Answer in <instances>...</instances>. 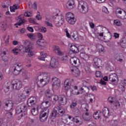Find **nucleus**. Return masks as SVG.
<instances>
[{
	"label": "nucleus",
	"instance_id": "f8f14e48",
	"mask_svg": "<svg viewBox=\"0 0 126 126\" xmlns=\"http://www.w3.org/2000/svg\"><path fill=\"white\" fill-rule=\"evenodd\" d=\"M117 79L118 76L115 73L111 74L109 75V81H111V82H112V83H113V84H114V85H118V82L117 81Z\"/></svg>",
	"mask_w": 126,
	"mask_h": 126
},
{
	"label": "nucleus",
	"instance_id": "13d9d810",
	"mask_svg": "<svg viewBox=\"0 0 126 126\" xmlns=\"http://www.w3.org/2000/svg\"><path fill=\"white\" fill-rule=\"evenodd\" d=\"M20 72H21V71H19L18 70H15L13 69V73L14 75H18V74H20Z\"/></svg>",
	"mask_w": 126,
	"mask_h": 126
},
{
	"label": "nucleus",
	"instance_id": "5701e85b",
	"mask_svg": "<svg viewBox=\"0 0 126 126\" xmlns=\"http://www.w3.org/2000/svg\"><path fill=\"white\" fill-rule=\"evenodd\" d=\"M80 57L81 59H82V60H84L85 61H87L89 59V56L85 53V52H82L81 51L80 54Z\"/></svg>",
	"mask_w": 126,
	"mask_h": 126
},
{
	"label": "nucleus",
	"instance_id": "5fc2aeb1",
	"mask_svg": "<svg viewBox=\"0 0 126 126\" xmlns=\"http://www.w3.org/2000/svg\"><path fill=\"white\" fill-rule=\"evenodd\" d=\"M73 112L74 115H76V116H78L80 115V110H79V109L77 108L75 109Z\"/></svg>",
	"mask_w": 126,
	"mask_h": 126
},
{
	"label": "nucleus",
	"instance_id": "423d86ee",
	"mask_svg": "<svg viewBox=\"0 0 126 126\" xmlns=\"http://www.w3.org/2000/svg\"><path fill=\"white\" fill-rule=\"evenodd\" d=\"M42 78L40 80V83L44 82V84H48L50 81V74L48 72H43L41 73Z\"/></svg>",
	"mask_w": 126,
	"mask_h": 126
},
{
	"label": "nucleus",
	"instance_id": "7ed1b4c3",
	"mask_svg": "<svg viewBox=\"0 0 126 126\" xmlns=\"http://www.w3.org/2000/svg\"><path fill=\"white\" fill-rule=\"evenodd\" d=\"M55 16H58L57 19L54 21L56 26L59 27L63 25L64 21V17H63V15H62L61 14L57 13L55 15Z\"/></svg>",
	"mask_w": 126,
	"mask_h": 126
},
{
	"label": "nucleus",
	"instance_id": "f704fd0d",
	"mask_svg": "<svg viewBox=\"0 0 126 126\" xmlns=\"http://www.w3.org/2000/svg\"><path fill=\"white\" fill-rule=\"evenodd\" d=\"M20 106L22 107L23 108H21V110H22V113H24V115H26L27 114V106H26L24 104H22L19 105Z\"/></svg>",
	"mask_w": 126,
	"mask_h": 126
},
{
	"label": "nucleus",
	"instance_id": "8fccbe9b",
	"mask_svg": "<svg viewBox=\"0 0 126 126\" xmlns=\"http://www.w3.org/2000/svg\"><path fill=\"white\" fill-rule=\"evenodd\" d=\"M73 75H74L76 77H78V76H79L80 75V72L79 71V70H75L74 72H73Z\"/></svg>",
	"mask_w": 126,
	"mask_h": 126
},
{
	"label": "nucleus",
	"instance_id": "4d7b16f0",
	"mask_svg": "<svg viewBox=\"0 0 126 126\" xmlns=\"http://www.w3.org/2000/svg\"><path fill=\"white\" fill-rule=\"evenodd\" d=\"M57 126H65V123L61 121H59L57 123Z\"/></svg>",
	"mask_w": 126,
	"mask_h": 126
},
{
	"label": "nucleus",
	"instance_id": "864d4df0",
	"mask_svg": "<svg viewBox=\"0 0 126 126\" xmlns=\"http://www.w3.org/2000/svg\"><path fill=\"white\" fill-rule=\"evenodd\" d=\"M18 97L20 98V99H21V100H22V99H25V98H26L25 95H24V94H23V93L19 94H18Z\"/></svg>",
	"mask_w": 126,
	"mask_h": 126
},
{
	"label": "nucleus",
	"instance_id": "bf43d9fd",
	"mask_svg": "<svg viewBox=\"0 0 126 126\" xmlns=\"http://www.w3.org/2000/svg\"><path fill=\"white\" fill-rule=\"evenodd\" d=\"M33 35H34L33 33H28L27 34V36L29 37L31 40H34L35 39V37L33 36Z\"/></svg>",
	"mask_w": 126,
	"mask_h": 126
},
{
	"label": "nucleus",
	"instance_id": "774afa93",
	"mask_svg": "<svg viewBox=\"0 0 126 126\" xmlns=\"http://www.w3.org/2000/svg\"><path fill=\"white\" fill-rule=\"evenodd\" d=\"M102 12H104V13H109V11H108V8L107 7L103 6L102 7Z\"/></svg>",
	"mask_w": 126,
	"mask_h": 126
},
{
	"label": "nucleus",
	"instance_id": "69168bd1",
	"mask_svg": "<svg viewBox=\"0 0 126 126\" xmlns=\"http://www.w3.org/2000/svg\"><path fill=\"white\" fill-rule=\"evenodd\" d=\"M114 106L120 108L121 107V103H120V101H116V102H114Z\"/></svg>",
	"mask_w": 126,
	"mask_h": 126
},
{
	"label": "nucleus",
	"instance_id": "c03bdc74",
	"mask_svg": "<svg viewBox=\"0 0 126 126\" xmlns=\"http://www.w3.org/2000/svg\"><path fill=\"white\" fill-rule=\"evenodd\" d=\"M32 114L33 116H37L38 115V109L33 108L32 110Z\"/></svg>",
	"mask_w": 126,
	"mask_h": 126
},
{
	"label": "nucleus",
	"instance_id": "aec40b11",
	"mask_svg": "<svg viewBox=\"0 0 126 126\" xmlns=\"http://www.w3.org/2000/svg\"><path fill=\"white\" fill-rule=\"evenodd\" d=\"M70 50L73 54H78L79 53V48L75 45H71Z\"/></svg>",
	"mask_w": 126,
	"mask_h": 126
},
{
	"label": "nucleus",
	"instance_id": "79ce46f5",
	"mask_svg": "<svg viewBox=\"0 0 126 126\" xmlns=\"http://www.w3.org/2000/svg\"><path fill=\"white\" fill-rule=\"evenodd\" d=\"M93 61L95 65L99 68V59L97 58H94Z\"/></svg>",
	"mask_w": 126,
	"mask_h": 126
},
{
	"label": "nucleus",
	"instance_id": "de8ad7c7",
	"mask_svg": "<svg viewBox=\"0 0 126 126\" xmlns=\"http://www.w3.org/2000/svg\"><path fill=\"white\" fill-rule=\"evenodd\" d=\"M5 117H6V118H7V119L10 120L11 119V118H12V113L11 112H7L5 114Z\"/></svg>",
	"mask_w": 126,
	"mask_h": 126
},
{
	"label": "nucleus",
	"instance_id": "6e6552de",
	"mask_svg": "<svg viewBox=\"0 0 126 126\" xmlns=\"http://www.w3.org/2000/svg\"><path fill=\"white\" fill-rule=\"evenodd\" d=\"M51 106V100L44 98L43 102L40 104V108L43 110H49V108Z\"/></svg>",
	"mask_w": 126,
	"mask_h": 126
},
{
	"label": "nucleus",
	"instance_id": "72a5a7b5",
	"mask_svg": "<svg viewBox=\"0 0 126 126\" xmlns=\"http://www.w3.org/2000/svg\"><path fill=\"white\" fill-rule=\"evenodd\" d=\"M23 80L24 82H28L30 80V76L26 73H24Z\"/></svg>",
	"mask_w": 126,
	"mask_h": 126
},
{
	"label": "nucleus",
	"instance_id": "e2e57ef3",
	"mask_svg": "<svg viewBox=\"0 0 126 126\" xmlns=\"http://www.w3.org/2000/svg\"><path fill=\"white\" fill-rule=\"evenodd\" d=\"M95 76L96 77H102V73L100 71H97L95 72Z\"/></svg>",
	"mask_w": 126,
	"mask_h": 126
},
{
	"label": "nucleus",
	"instance_id": "7c9ffc66",
	"mask_svg": "<svg viewBox=\"0 0 126 126\" xmlns=\"http://www.w3.org/2000/svg\"><path fill=\"white\" fill-rule=\"evenodd\" d=\"M73 17H74V15H73V13L71 12H68L65 15V19L66 21L69 20L70 19L73 18Z\"/></svg>",
	"mask_w": 126,
	"mask_h": 126
},
{
	"label": "nucleus",
	"instance_id": "a878e982",
	"mask_svg": "<svg viewBox=\"0 0 126 126\" xmlns=\"http://www.w3.org/2000/svg\"><path fill=\"white\" fill-rule=\"evenodd\" d=\"M37 44L38 46H40V47H45L47 44V43L45 42V40L43 39H39L36 41Z\"/></svg>",
	"mask_w": 126,
	"mask_h": 126
},
{
	"label": "nucleus",
	"instance_id": "e433bc0d",
	"mask_svg": "<svg viewBox=\"0 0 126 126\" xmlns=\"http://www.w3.org/2000/svg\"><path fill=\"white\" fill-rule=\"evenodd\" d=\"M68 23L69 24H71V25H73V24H75V22H76V19L74 17L67 21Z\"/></svg>",
	"mask_w": 126,
	"mask_h": 126
},
{
	"label": "nucleus",
	"instance_id": "0eeeda50",
	"mask_svg": "<svg viewBox=\"0 0 126 126\" xmlns=\"http://www.w3.org/2000/svg\"><path fill=\"white\" fill-rule=\"evenodd\" d=\"M45 67H47V68H50L52 69L53 68H57L58 67V62L55 59H52L50 63H47L44 65Z\"/></svg>",
	"mask_w": 126,
	"mask_h": 126
},
{
	"label": "nucleus",
	"instance_id": "c85d7f7f",
	"mask_svg": "<svg viewBox=\"0 0 126 126\" xmlns=\"http://www.w3.org/2000/svg\"><path fill=\"white\" fill-rule=\"evenodd\" d=\"M90 66H91V64L88 63L87 66L85 67V70L87 73H92V70H91Z\"/></svg>",
	"mask_w": 126,
	"mask_h": 126
},
{
	"label": "nucleus",
	"instance_id": "c756f323",
	"mask_svg": "<svg viewBox=\"0 0 126 126\" xmlns=\"http://www.w3.org/2000/svg\"><path fill=\"white\" fill-rule=\"evenodd\" d=\"M51 117H53L54 118L60 117L59 116V114L58 113V111L57 110V108H56V106L54 107L53 111L51 113Z\"/></svg>",
	"mask_w": 126,
	"mask_h": 126
},
{
	"label": "nucleus",
	"instance_id": "3c124183",
	"mask_svg": "<svg viewBox=\"0 0 126 126\" xmlns=\"http://www.w3.org/2000/svg\"><path fill=\"white\" fill-rule=\"evenodd\" d=\"M96 48L97 50H98V51H101L103 52V49H104V47H103V45L101 44H97L96 45Z\"/></svg>",
	"mask_w": 126,
	"mask_h": 126
},
{
	"label": "nucleus",
	"instance_id": "4c0bfd02",
	"mask_svg": "<svg viewBox=\"0 0 126 126\" xmlns=\"http://www.w3.org/2000/svg\"><path fill=\"white\" fill-rule=\"evenodd\" d=\"M45 95L47 98H51L53 96V94L51 92V90H47L45 92Z\"/></svg>",
	"mask_w": 126,
	"mask_h": 126
},
{
	"label": "nucleus",
	"instance_id": "b1692460",
	"mask_svg": "<svg viewBox=\"0 0 126 126\" xmlns=\"http://www.w3.org/2000/svg\"><path fill=\"white\" fill-rule=\"evenodd\" d=\"M18 18L20 20L18 21V22L15 24V26L18 25L19 26H21L22 24H24V23H25V20H24V19H22V18H21V16H19L18 17Z\"/></svg>",
	"mask_w": 126,
	"mask_h": 126
},
{
	"label": "nucleus",
	"instance_id": "4468645a",
	"mask_svg": "<svg viewBox=\"0 0 126 126\" xmlns=\"http://www.w3.org/2000/svg\"><path fill=\"white\" fill-rule=\"evenodd\" d=\"M70 63L74 66H78L80 64L79 59H77L76 57L71 58L70 59Z\"/></svg>",
	"mask_w": 126,
	"mask_h": 126
},
{
	"label": "nucleus",
	"instance_id": "c9c22d12",
	"mask_svg": "<svg viewBox=\"0 0 126 126\" xmlns=\"http://www.w3.org/2000/svg\"><path fill=\"white\" fill-rule=\"evenodd\" d=\"M123 10H122L121 8H118L116 9V16H117V17H118L119 18H120L121 15L122 14Z\"/></svg>",
	"mask_w": 126,
	"mask_h": 126
},
{
	"label": "nucleus",
	"instance_id": "dca6fc26",
	"mask_svg": "<svg viewBox=\"0 0 126 126\" xmlns=\"http://www.w3.org/2000/svg\"><path fill=\"white\" fill-rule=\"evenodd\" d=\"M27 103L29 107H32V106H34V105H35V103H36V97L34 96L30 97L28 100Z\"/></svg>",
	"mask_w": 126,
	"mask_h": 126
},
{
	"label": "nucleus",
	"instance_id": "1a4fd4ad",
	"mask_svg": "<svg viewBox=\"0 0 126 126\" xmlns=\"http://www.w3.org/2000/svg\"><path fill=\"white\" fill-rule=\"evenodd\" d=\"M82 87L80 89L79 91H81V94L82 93H85V94H87L88 92H89V87L88 86L89 85V83L86 81H82Z\"/></svg>",
	"mask_w": 126,
	"mask_h": 126
},
{
	"label": "nucleus",
	"instance_id": "58836bf2",
	"mask_svg": "<svg viewBox=\"0 0 126 126\" xmlns=\"http://www.w3.org/2000/svg\"><path fill=\"white\" fill-rule=\"evenodd\" d=\"M71 36L74 39V40H76L77 38H78V35L77 34V32H71Z\"/></svg>",
	"mask_w": 126,
	"mask_h": 126
},
{
	"label": "nucleus",
	"instance_id": "603ef678",
	"mask_svg": "<svg viewBox=\"0 0 126 126\" xmlns=\"http://www.w3.org/2000/svg\"><path fill=\"white\" fill-rule=\"evenodd\" d=\"M12 51L13 54H15V55H18V53H19V52H21V50L19 48H15Z\"/></svg>",
	"mask_w": 126,
	"mask_h": 126
},
{
	"label": "nucleus",
	"instance_id": "37998d69",
	"mask_svg": "<svg viewBox=\"0 0 126 126\" xmlns=\"http://www.w3.org/2000/svg\"><path fill=\"white\" fill-rule=\"evenodd\" d=\"M119 18L123 20L126 19V12L125 10H123L122 14H121Z\"/></svg>",
	"mask_w": 126,
	"mask_h": 126
},
{
	"label": "nucleus",
	"instance_id": "6ab92c4d",
	"mask_svg": "<svg viewBox=\"0 0 126 126\" xmlns=\"http://www.w3.org/2000/svg\"><path fill=\"white\" fill-rule=\"evenodd\" d=\"M11 4L10 0H6L2 3L1 6L3 7V8H8L9 5Z\"/></svg>",
	"mask_w": 126,
	"mask_h": 126
},
{
	"label": "nucleus",
	"instance_id": "ea45409f",
	"mask_svg": "<svg viewBox=\"0 0 126 126\" xmlns=\"http://www.w3.org/2000/svg\"><path fill=\"white\" fill-rule=\"evenodd\" d=\"M21 108H23V106H20L18 105L16 108V114L17 115H19L20 113H22V110H21Z\"/></svg>",
	"mask_w": 126,
	"mask_h": 126
},
{
	"label": "nucleus",
	"instance_id": "0e129e2a",
	"mask_svg": "<svg viewBox=\"0 0 126 126\" xmlns=\"http://www.w3.org/2000/svg\"><path fill=\"white\" fill-rule=\"evenodd\" d=\"M114 23L116 24L117 26H121L122 23L119 20H114Z\"/></svg>",
	"mask_w": 126,
	"mask_h": 126
},
{
	"label": "nucleus",
	"instance_id": "9d476101",
	"mask_svg": "<svg viewBox=\"0 0 126 126\" xmlns=\"http://www.w3.org/2000/svg\"><path fill=\"white\" fill-rule=\"evenodd\" d=\"M12 86L14 90H19L22 87V82L18 80H14L12 81Z\"/></svg>",
	"mask_w": 126,
	"mask_h": 126
},
{
	"label": "nucleus",
	"instance_id": "680f3d73",
	"mask_svg": "<svg viewBox=\"0 0 126 126\" xmlns=\"http://www.w3.org/2000/svg\"><path fill=\"white\" fill-rule=\"evenodd\" d=\"M24 15L28 17H31V16L32 15V12H25Z\"/></svg>",
	"mask_w": 126,
	"mask_h": 126
},
{
	"label": "nucleus",
	"instance_id": "39448f33",
	"mask_svg": "<svg viewBox=\"0 0 126 126\" xmlns=\"http://www.w3.org/2000/svg\"><path fill=\"white\" fill-rule=\"evenodd\" d=\"M48 116H49V109L41 110L39 115V120L40 122L43 123L45 122V121H47Z\"/></svg>",
	"mask_w": 126,
	"mask_h": 126
},
{
	"label": "nucleus",
	"instance_id": "a211bd4d",
	"mask_svg": "<svg viewBox=\"0 0 126 126\" xmlns=\"http://www.w3.org/2000/svg\"><path fill=\"white\" fill-rule=\"evenodd\" d=\"M4 106L5 108H8V109L11 110L12 107H13V101L12 100H6L4 103Z\"/></svg>",
	"mask_w": 126,
	"mask_h": 126
},
{
	"label": "nucleus",
	"instance_id": "ddd939ff",
	"mask_svg": "<svg viewBox=\"0 0 126 126\" xmlns=\"http://www.w3.org/2000/svg\"><path fill=\"white\" fill-rule=\"evenodd\" d=\"M73 81V79H68L64 81V87L65 90L70 89V87L71 86V83H72Z\"/></svg>",
	"mask_w": 126,
	"mask_h": 126
},
{
	"label": "nucleus",
	"instance_id": "9b49d317",
	"mask_svg": "<svg viewBox=\"0 0 126 126\" xmlns=\"http://www.w3.org/2000/svg\"><path fill=\"white\" fill-rule=\"evenodd\" d=\"M52 86L54 88H59L61 85V80L57 77L52 78Z\"/></svg>",
	"mask_w": 126,
	"mask_h": 126
},
{
	"label": "nucleus",
	"instance_id": "cd10ccee",
	"mask_svg": "<svg viewBox=\"0 0 126 126\" xmlns=\"http://www.w3.org/2000/svg\"><path fill=\"white\" fill-rule=\"evenodd\" d=\"M102 114L105 118H108V117H109V111L108 108L105 107L102 109Z\"/></svg>",
	"mask_w": 126,
	"mask_h": 126
},
{
	"label": "nucleus",
	"instance_id": "f03ea898",
	"mask_svg": "<svg viewBox=\"0 0 126 126\" xmlns=\"http://www.w3.org/2000/svg\"><path fill=\"white\" fill-rule=\"evenodd\" d=\"M78 9L81 13H83V14H86L88 12V5L87 4V2L84 1H81L79 3V5L78 6Z\"/></svg>",
	"mask_w": 126,
	"mask_h": 126
},
{
	"label": "nucleus",
	"instance_id": "6e6d98bb",
	"mask_svg": "<svg viewBox=\"0 0 126 126\" xmlns=\"http://www.w3.org/2000/svg\"><path fill=\"white\" fill-rule=\"evenodd\" d=\"M62 61L63 62V63H66V62H67L68 61V57L67 56L65 55L64 56H63L62 58Z\"/></svg>",
	"mask_w": 126,
	"mask_h": 126
},
{
	"label": "nucleus",
	"instance_id": "2f4dec72",
	"mask_svg": "<svg viewBox=\"0 0 126 126\" xmlns=\"http://www.w3.org/2000/svg\"><path fill=\"white\" fill-rule=\"evenodd\" d=\"M114 59L115 61H117V62H119V63H123V61H124L123 59L121 58V56L118 54L114 55Z\"/></svg>",
	"mask_w": 126,
	"mask_h": 126
},
{
	"label": "nucleus",
	"instance_id": "49530a36",
	"mask_svg": "<svg viewBox=\"0 0 126 126\" xmlns=\"http://www.w3.org/2000/svg\"><path fill=\"white\" fill-rule=\"evenodd\" d=\"M40 55L41 56L38 57V60H40V61H45V58L47 57V55L44 54L43 52H41Z\"/></svg>",
	"mask_w": 126,
	"mask_h": 126
},
{
	"label": "nucleus",
	"instance_id": "052dcab7",
	"mask_svg": "<svg viewBox=\"0 0 126 126\" xmlns=\"http://www.w3.org/2000/svg\"><path fill=\"white\" fill-rule=\"evenodd\" d=\"M71 121H72V122L74 123H76V124H78V123H79V120L77 117L72 118Z\"/></svg>",
	"mask_w": 126,
	"mask_h": 126
},
{
	"label": "nucleus",
	"instance_id": "f257e3e1",
	"mask_svg": "<svg viewBox=\"0 0 126 126\" xmlns=\"http://www.w3.org/2000/svg\"><path fill=\"white\" fill-rule=\"evenodd\" d=\"M54 101L55 102H57V101H58V102L60 105H62V106H64V105H66L67 103V98H66V96L65 95H54V97L53 98Z\"/></svg>",
	"mask_w": 126,
	"mask_h": 126
},
{
	"label": "nucleus",
	"instance_id": "4be33fe9",
	"mask_svg": "<svg viewBox=\"0 0 126 126\" xmlns=\"http://www.w3.org/2000/svg\"><path fill=\"white\" fill-rule=\"evenodd\" d=\"M22 68V65L21 64V63H17L15 64L14 66H13L12 69L19 70L20 71H21V69Z\"/></svg>",
	"mask_w": 126,
	"mask_h": 126
},
{
	"label": "nucleus",
	"instance_id": "a19ab883",
	"mask_svg": "<svg viewBox=\"0 0 126 126\" xmlns=\"http://www.w3.org/2000/svg\"><path fill=\"white\" fill-rule=\"evenodd\" d=\"M18 8H19V7L17 6V5H14L13 7L10 6L11 12H15V9H18Z\"/></svg>",
	"mask_w": 126,
	"mask_h": 126
},
{
	"label": "nucleus",
	"instance_id": "338daca9",
	"mask_svg": "<svg viewBox=\"0 0 126 126\" xmlns=\"http://www.w3.org/2000/svg\"><path fill=\"white\" fill-rule=\"evenodd\" d=\"M1 59L3 62H7L8 61V58L5 56H1Z\"/></svg>",
	"mask_w": 126,
	"mask_h": 126
},
{
	"label": "nucleus",
	"instance_id": "473e14b6",
	"mask_svg": "<svg viewBox=\"0 0 126 126\" xmlns=\"http://www.w3.org/2000/svg\"><path fill=\"white\" fill-rule=\"evenodd\" d=\"M93 117L95 120L99 119V118H101V111H98L94 113Z\"/></svg>",
	"mask_w": 126,
	"mask_h": 126
},
{
	"label": "nucleus",
	"instance_id": "09e8293b",
	"mask_svg": "<svg viewBox=\"0 0 126 126\" xmlns=\"http://www.w3.org/2000/svg\"><path fill=\"white\" fill-rule=\"evenodd\" d=\"M119 88L121 91H123V92H125V91H126V88L125 87V85L124 84H120Z\"/></svg>",
	"mask_w": 126,
	"mask_h": 126
},
{
	"label": "nucleus",
	"instance_id": "f3484780",
	"mask_svg": "<svg viewBox=\"0 0 126 126\" xmlns=\"http://www.w3.org/2000/svg\"><path fill=\"white\" fill-rule=\"evenodd\" d=\"M66 7L67 9H72L74 7V1L69 0L66 3Z\"/></svg>",
	"mask_w": 126,
	"mask_h": 126
},
{
	"label": "nucleus",
	"instance_id": "393cba45",
	"mask_svg": "<svg viewBox=\"0 0 126 126\" xmlns=\"http://www.w3.org/2000/svg\"><path fill=\"white\" fill-rule=\"evenodd\" d=\"M81 108L84 112H88L89 111V105L87 103L82 104L81 106Z\"/></svg>",
	"mask_w": 126,
	"mask_h": 126
},
{
	"label": "nucleus",
	"instance_id": "a18cd8bd",
	"mask_svg": "<svg viewBox=\"0 0 126 126\" xmlns=\"http://www.w3.org/2000/svg\"><path fill=\"white\" fill-rule=\"evenodd\" d=\"M108 101L110 104H113L115 103V101H116V98H115V97H109L108 98Z\"/></svg>",
	"mask_w": 126,
	"mask_h": 126
},
{
	"label": "nucleus",
	"instance_id": "2eb2a0df",
	"mask_svg": "<svg viewBox=\"0 0 126 126\" xmlns=\"http://www.w3.org/2000/svg\"><path fill=\"white\" fill-rule=\"evenodd\" d=\"M55 107L56 108L59 117H63L65 114V110L63 108L59 106H55Z\"/></svg>",
	"mask_w": 126,
	"mask_h": 126
},
{
	"label": "nucleus",
	"instance_id": "bb28decb",
	"mask_svg": "<svg viewBox=\"0 0 126 126\" xmlns=\"http://www.w3.org/2000/svg\"><path fill=\"white\" fill-rule=\"evenodd\" d=\"M120 45L122 48H126V36L120 40Z\"/></svg>",
	"mask_w": 126,
	"mask_h": 126
},
{
	"label": "nucleus",
	"instance_id": "20e7f679",
	"mask_svg": "<svg viewBox=\"0 0 126 126\" xmlns=\"http://www.w3.org/2000/svg\"><path fill=\"white\" fill-rule=\"evenodd\" d=\"M27 44L28 45L26 47L25 52L26 53H28L27 57L30 58V57L34 56V53L32 51V50H33V47H32V44L29 42H25L24 45H27Z\"/></svg>",
	"mask_w": 126,
	"mask_h": 126
},
{
	"label": "nucleus",
	"instance_id": "412c9836",
	"mask_svg": "<svg viewBox=\"0 0 126 126\" xmlns=\"http://www.w3.org/2000/svg\"><path fill=\"white\" fill-rule=\"evenodd\" d=\"M54 51L58 55V56H63V53L62 51H61V49L60 48H59V46H54Z\"/></svg>",
	"mask_w": 126,
	"mask_h": 126
}]
</instances>
